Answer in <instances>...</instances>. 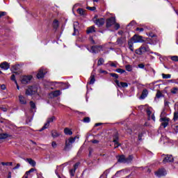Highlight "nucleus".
<instances>
[{"label":"nucleus","instance_id":"f257e3e1","mask_svg":"<svg viewBox=\"0 0 178 178\" xmlns=\"http://www.w3.org/2000/svg\"><path fill=\"white\" fill-rule=\"evenodd\" d=\"M76 138H77V137L76 136L74 138L70 137L69 138H66L63 151H65V152L70 151V149L73 148V143L76 141Z\"/></svg>","mask_w":178,"mask_h":178},{"label":"nucleus","instance_id":"f03ea898","mask_svg":"<svg viewBox=\"0 0 178 178\" xmlns=\"http://www.w3.org/2000/svg\"><path fill=\"white\" fill-rule=\"evenodd\" d=\"M151 49H149V47L146 44H143L138 50H136V54L138 55H143L145 52H150Z\"/></svg>","mask_w":178,"mask_h":178},{"label":"nucleus","instance_id":"7ed1b4c3","mask_svg":"<svg viewBox=\"0 0 178 178\" xmlns=\"http://www.w3.org/2000/svg\"><path fill=\"white\" fill-rule=\"evenodd\" d=\"M37 87L35 86H29L25 92L26 95H35L37 94Z\"/></svg>","mask_w":178,"mask_h":178},{"label":"nucleus","instance_id":"20e7f679","mask_svg":"<svg viewBox=\"0 0 178 178\" xmlns=\"http://www.w3.org/2000/svg\"><path fill=\"white\" fill-rule=\"evenodd\" d=\"M56 118L55 116H52L51 118H47V123L44 124V125L39 130V131H42L45 130V129H48L49 127V123H52L54 120H56Z\"/></svg>","mask_w":178,"mask_h":178},{"label":"nucleus","instance_id":"39448f33","mask_svg":"<svg viewBox=\"0 0 178 178\" xmlns=\"http://www.w3.org/2000/svg\"><path fill=\"white\" fill-rule=\"evenodd\" d=\"M116 23V18L115 17H111L108 18L106 22V29H109V27H112Z\"/></svg>","mask_w":178,"mask_h":178},{"label":"nucleus","instance_id":"423d86ee","mask_svg":"<svg viewBox=\"0 0 178 178\" xmlns=\"http://www.w3.org/2000/svg\"><path fill=\"white\" fill-rule=\"evenodd\" d=\"M33 76L31 75H25L22 77L21 83L22 84H29L31 81Z\"/></svg>","mask_w":178,"mask_h":178},{"label":"nucleus","instance_id":"0eeeda50","mask_svg":"<svg viewBox=\"0 0 178 178\" xmlns=\"http://www.w3.org/2000/svg\"><path fill=\"white\" fill-rule=\"evenodd\" d=\"M102 51V46H92L90 48V52H92V54H98V52H101Z\"/></svg>","mask_w":178,"mask_h":178},{"label":"nucleus","instance_id":"6e6552de","mask_svg":"<svg viewBox=\"0 0 178 178\" xmlns=\"http://www.w3.org/2000/svg\"><path fill=\"white\" fill-rule=\"evenodd\" d=\"M114 81L119 88H127L129 87V84L126 82H120L118 79H115Z\"/></svg>","mask_w":178,"mask_h":178},{"label":"nucleus","instance_id":"1a4fd4ad","mask_svg":"<svg viewBox=\"0 0 178 178\" xmlns=\"http://www.w3.org/2000/svg\"><path fill=\"white\" fill-rule=\"evenodd\" d=\"M174 161L175 159H173V156L167 154L163 160V163H169V162H174Z\"/></svg>","mask_w":178,"mask_h":178},{"label":"nucleus","instance_id":"9d476101","mask_svg":"<svg viewBox=\"0 0 178 178\" xmlns=\"http://www.w3.org/2000/svg\"><path fill=\"white\" fill-rule=\"evenodd\" d=\"M169 120L170 119L168 118L164 117L160 119L161 122H163L161 123V126H163L165 128L168 127L169 124Z\"/></svg>","mask_w":178,"mask_h":178},{"label":"nucleus","instance_id":"9b49d317","mask_svg":"<svg viewBox=\"0 0 178 178\" xmlns=\"http://www.w3.org/2000/svg\"><path fill=\"white\" fill-rule=\"evenodd\" d=\"M95 24L98 26V27H101V26H104V24H105V19H104V18L97 19L95 21Z\"/></svg>","mask_w":178,"mask_h":178},{"label":"nucleus","instance_id":"f8f14e48","mask_svg":"<svg viewBox=\"0 0 178 178\" xmlns=\"http://www.w3.org/2000/svg\"><path fill=\"white\" fill-rule=\"evenodd\" d=\"M132 40L134 42H144V40H143V36L135 35L132 37Z\"/></svg>","mask_w":178,"mask_h":178},{"label":"nucleus","instance_id":"ddd939ff","mask_svg":"<svg viewBox=\"0 0 178 178\" xmlns=\"http://www.w3.org/2000/svg\"><path fill=\"white\" fill-rule=\"evenodd\" d=\"M156 176L161 177V176H165L166 175V170L165 168H160L157 172H155Z\"/></svg>","mask_w":178,"mask_h":178},{"label":"nucleus","instance_id":"4468645a","mask_svg":"<svg viewBox=\"0 0 178 178\" xmlns=\"http://www.w3.org/2000/svg\"><path fill=\"white\" fill-rule=\"evenodd\" d=\"M0 68L3 69V70H8L10 68V65L8 62L4 61L0 64Z\"/></svg>","mask_w":178,"mask_h":178},{"label":"nucleus","instance_id":"2eb2a0df","mask_svg":"<svg viewBox=\"0 0 178 178\" xmlns=\"http://www.w3.org/2000/svg\"><path fill=\"white\" fill-rule=\"evenodd\" d=\"M44 76H45V72L42 68H40L37 74V78L43 79Z\"/></svg>","mask_w":178,"mask_h":178},{"label":"nucleus","instance_id":"dca6fc26","mask_svg":"<svg viewBox=\"0 0 178 178\" xmlns=\"http://www.w3.org/2000/svg\"><path fill=\"white\" fill-rule=\"evenodd\" d=\"M148 96V90L144 89L142 92V94L140 95V99H145Z\"/></svg>","mask_w":178,"mask_h":178},{"label":"nucleus","instance_id":"f3484780","mask_svg":"<svg viewBox=\"0 0 178 178\" xmlns=\"http://www.w3.org/2000/svg\"><path fill=\"white\" fill-rule=\"evenodd\" d=\"M19 102H20V104H22V105H26V104H27V101L26 100V97H24V96L20 95L19 96Z\"/></svg>","mask_w":178,"mask_h":178},{"label":"nucleus","instance_id":"a211bd4d","mask_svg":"<svg viewBox=\"0 0 178 178\" xmlns=\"http://www.w3.org/2000/svg\"><path fill=\"white\" fill-rule=\"evenodd\" d=\"M26 161L28 162V163H29V165H31V166H33V168L37 164L35 161L33 160V159H26Z\"/></svg>","mask_w":178,"mask_h":178},{"label":"nucleus","instance_id":"6ab92c4d","mask_svg":"<svg viewBox=\"0 0 178 178\" xmlns=\"http://www.w3.org/2000/svg\"><path fill=\"white\" fill-rule=\"evenodd\" d=\"M87 34H91V33H95V26H92L87 29L86 30Z\"/></svg>","mask_w":178,"mask_h":178},{"label":"nucleus","instance_id":"aec40b11","mask_svg":"<svg viewBox=\"0 0 178 178\" xmlns=\"http://www.w3.org/2000/svg\"><path fill=\"white\" fill-rule=\"evenodd\" d=\"M118 161L121 163H126V157H124V155L119 156L118 157Z\"/></svg>","mask_w":178,"mask_h":178},{"label":"nucleus","instance_id":"412c9836","mask_svg":"<svg viewBox=\"0 0 178 178\" xmlns=\"http://www.w3.org/2000/svg\"><path fill=\"white\" fill-rule=\"evenodd\" d=\"M19 65H15L11 67V71L13 73H15V74H19L17 72H16V70H19Z\"/></svg>","mask_w":178,"mask_h":178},{"label":"nucleus","instance_id":"4be33fe9","mask_svg":"<svg viewBox=\"0 0 178 178\" xmlns=\"http://www.w3.org/2000/svg\"><path fill=\"white\" fill-rule=\"evenodd\" d=\"M124 41H126V40L123 38H118L117 40V44L119 45L120 47H122V45H123Z\"/></svg>","mask_w":178,"mask_h":178},{"label":"nucleus","instance_id":"5701e85b","mask_svg":"<svg viewBox=\"0 0 178 178\" xmlns=\"http://www.w3.org/2000/svg\"><path fill=\"white\" fill-rule=\"evenodd\" d=\"M95 83V76L91 74V76L89 78V81L88 82V84H94Z\"/></svg>","mask_w":178,"mask_h":178},{"label":"nucleus","instance_id":"b1692460","mask_svg":"<svg viewBox=\"0 0 178 178\" xmlns=\"http://www.w3.org/2000/svg\"><path fill=\"white\" fill-rule=\"evenodd\" d=\"M64 133L66 136H72V134H73L72 129H70L69 128H65Z\"/></svg>","mask_w":178,"mask_h":178},{"label":"nucleus","instance_id":"393cba45","mask_svg":"<svg viewBox=\"0 0 178 178\" xmlns=\"http://www.w3.org/2000/svg\"><path fill=\"white\" fill-rule=\"evenodd\" d=\"M128 45L130 51H131V52H134V47H133L134 46L133 41L131 40L128 41Z\"/></svg>","mask_w":178,"mask_h":178},{"label":"nucleus","instance_id":"a878e982","mask_svg":"<svg viewBox=\"0 0 178 178\" xmlns=\"http://www.w3.org/2000/svg\"><path fill=\"white\" fill-rule=\"evenodd\" d=\"M10 136H11L8 134H0V140H6V138H8Z\"/></svg>","mask_w":178,"mask_h":178},{"label":"nucleus","instance_id":"bb28decb","mask_svg":"<svg viewBox=\"0 0 178 178\" xmlns=\"http://www.w3.org/2000/svg\"><path fill=\"white\" fill-rule=\"evenodd\" d=\"M53 27H54V29H57L58 27H59V21H58V19L54 20Z\"/></svg>","mask_w":178,"mask_h":178},{"label":"nucleus","instance_id":"cd10ccee","mask_svg":"<svg viewBox=\"0 0 178 178\" xmlns=\"http://www.w3.org/2000/svg\"><path fill=\"white\" fill-rule=\"evenodd\" d=\"M171 94L176 95L178 94V88L174 87L170 90Z\"/></svg>","mask_w":178,"mask_h":178},{"label":"nucleus","instance_id":"c85d7f7f","mask_svg":"<svg viewBox=\"0 0 178 178\" xmlns=\"http://www.w3.org/2000/svg\"><path fill=\"white\" fill-rule=\"evenodd\" d=\"M171 127L173 130V133H175V134H177V133H178V125L173 124V125H172Z\"/></svg>","mask_w":178,"mask_h":178},{"label":"nucleus","instance_id":"c756f323","mask_svg":"<svg viewBox=\"0 0 178 178\" xmlns=\"http://www.w3.org/2000/svg\"><path fill=\"white\" fill-rule=\"evenodd\" d=\"M146 113L148 116V120H151V115L152 114V112L151 111V110L149 108H147L146 109Z\"/></svg>","mask_w":178,"mask_h":178},{"label":"nucleus","instance_id":"7c9ffc66","mask_svg":"<svg viewBox=\"0 0 178 178\" xmlns=\"http://www.w3.org/2000/svg\"><path fill=\"white\" fill-rule=\"evenodd\" d=\"M60 94H61L60 90H55L52 92L53 97H59Z\"/></svg>","mask_w":178,"mask_h":178},{"label":"nucleus","instance_id":"2f4dec72","mask_svg":"<svg viewBox=\"0 0 178 178\" xmlns=\"http://www.w3.org/2000/svg\"><path fill=\"white\" fill-rule=\"evenodd\" d=\"M51 136L54 137V138H56V137H59V134L56 131H51Z\"/></svg>","mask_w":178,"mask_h":178},{"label":"nucleus","instance_id":"473e14b6","mask_svg":"<svg viewBox=\"0 0 178 178\" xmlns=\"http://www.w3.org/2000/svg\"><path fill=\"white\" fill-rule=\"evenodd\" d=\"M105 62V60L104 58H100L97 61V66H101L102 65H104Z\"/></svg>","mask_w":178,"mask_h":178},{"label":"nucleus","instance_id":"72a5a7b5","mask_svg":"<svg viewBox=\"0 0 178 178\" xmlns=\"http://www.w3.org/2000/svg\"><path fill=\"white\" fill-rule=\"evenodd\" d=\"M125 69L127 72H131L133 70V66L131 65H125Z\"/></svg>","mask_w":178,"mask_h":178},{"label":"nucleus","instance_id":"f704fd0d","mask_svg":"<svg viewBox=\"0 0 178 178\" xmlns=\"http://www.w3.org/2000/svg\"><path fill=\"white\" fill-rule=\"evenodd\" d=\"M132 161H133V156L130 155L129 157L125 159V163H130Z\"/></svg>","mask_w":178,"mask_h":178},{"label":"nucleus","instance_id":"c9c22d12","mask_svg":"<svg viewBox=\"0 0 178 178\" xmlns=\"http://www.w3.org/2000/svg\"><path fill=\"white\" fill-rule=\"evenodd\" d=\"M115 72H117V73H120V74H123V73H126V70L120 68L116 69Z\"/></svg>","mask_w":178,"mask_h":178},{"label":"nucleus","instance_id":"e433bc0d","mask_svg":"<svg viewBox=\"0 0 178 178\" xmlns=\"http://www.w3.org/2000/svg\"><path fill=\"white\" fill-rule=\"evenodd\" d=\"M1 165H3V166H12V165H13V163L12 162H1Z\"/></svg>","mask_w":178,"mask_h":178},{"label":"nucleus","instance_id":"4c0bfd02","mask_svg":"<svg viewBox=\"0 0 178 178\" xmlns=\"http://www.w3.org/2000/svg\"><path fill=\"white\" fill-rule=\"evenodd\" d=\"M77 12L81 16H84V10L83 8H78Z\"/></svg>","mask_w":178,"mask_h":178},{"label":"nucleus","instance_id":"58836bf2","mask_svg":"<svg viewBox=\"0 0 178 178\" xmlns=\"http://www.w3.org/2000/svg\"><path fill=\"white\" fill-rule=\"evenodd\" d=\"M161 76H162L163 79H170V77H172V75L170 74H162Z\"/></svg>","mask_w":178,"mask_h":178},{"label":"nucleus","instance_id":"ea45409f","mask_svg":"<svg viewBox=\"0 0 178 178\" xmlns=\"http://www.w3.org/2000/svg\"><path fill=\"white\" fill-rule=\"evenodd\" d=\"M83 123H90V122H91V119L90 118V117H86L83 118Z\"/></svg>","mask_w":178,"mask_h":178},{"label":"nucleus","instance_id":"a19ab883","mask_svg":"<svg viewBox=\"0 0 178 178\" xmlns=\"http://www.w3.org/2000/svg\"><path fill=\"white\" fill-rule=\"evenodd\" d=\"M171 60H173L174 62H178V56H170Z\"/></svg>","mask_w":178,"mask_h":178},{"label":"nucleus","instance_id":"79ce46f5","mask_svg":"<svg viewBox=\"0 0 178 178\" xmlns=\"http://www.w3.org/2000/svg\"><path fill=\"white\" fill-rule=\"evenodd\" d=\"M118 141H119V136H118V134H115L113 136V143H116Z\"/></svg>","mask_w":178,"mask_h":178},{"label":"nucleus","instance_id":"37998d69","mask_svg":"<svg viewBox=\"0 0 178 178\" xmlns=\"http://www.w3.org/2000/svg\"><path fill=\"white\" fill-rule=\"evenodd\" d=\"M74 173H76V170H74V168L71 169L70 170V175L72 177H73L74 176Z\"/></svg>","mask_w":178,"mask_h":178},{"label":"nucleus","instance_id":"c03bdc74","mask_svg":"<svg viewBox=\"0 0 178 178\" xmlns=\"http://www.w3.org/2000/svg\"><path fill=\"white\" fill-rule=\"evenodd\" d=\"M156 98H161L163 97V95H162V92H161L159 90L157 91L156 95Z\"/></svg>","mask_w":178,"mask_h":178},{"label":"nucleus","instance_id":"a18cd8bd","mask_svg":"<svg viewBox=\"0 0 178 178\" xmlns=\"http://www.w3.org/2000/svg\"><path fill=\"white\" fill-rule=\"evenodd\" d=\"M110 76H111V77H114V79H119V75L115 73H110Z\"/></svg>","mask_w":178,"mask_h":178},{"label":"nucleus","instance_id":"49530a36","mask_svg":"<svg viewBox=\"0 0 178 178\" xmlns=\"http://www.w3.org/2000/svg\"><path fill=\"white\" fill-rule=\"evenodd\" d=\"M111 170H106L104 172V174L102 175V176H106V177H108V175H109Z\"/></svg>","mask_w":178,"mask_h":178},{"label":"nucleus","instance_id":"de8ad7c7","mask_svg":"<svg viewBox=\"0 0 178 178\" xmlns=\"http://www.w3.org/2000/svg\"><path fill=\"white\" fill-rule=\"evenodd\" d=\"M30 105L31 109H35V103H34L33 101L30 102Z\"/></svg>","mask_w":178,"mask_h":178},{"label":"nucleus","instance_id":"09e8293b","mask_svg":"<svg viewBox=\"0 0 178 178\" xmlns=\"http://www.w3.org/2000/svg\"><path fill=\"white\" fill-rule=\"evenodd\" d=\"M114 29L115 30H119V29H120V24L115 22L114 24Z\"/></svg>","mask_w":178,"mask_h":178},{"label":"nucleus","instance_id":"8fccbe9b","mask_svg":"<svg viewBox=\"0 0 178 178\" xmlns=\"http://www.w3.org/2000/svg\"><path fill=\"white\" fill-rule=\"evenodd\" d=\"M86 9H88V10H91L92 12H94V10H95V9H97V8L95 7H90V6H88L86 7Z\"/></svg>","mask_w":178,"mask_h":178},{"label":"nucleus","instance_id":"3c124183","mask_svg":"<svg viewBox=\"0 0 178 178\" xmlns=\"http://www.w3.org/2000/svg\"><path fill=\"white\" fill-rule=\"evenodd\" d=\"M177 119H178V112H175V113H174V118H173V120H174L175 121H176V120H177Z\"/></svg>","mask_w":178,"mask_h":178},{"label":"nucleus","instance_id":"603ef678","mask_svg":"<svg viewBox=\"0 0 178 178\" xmlns=\"http://www.w3.org/2000/svg\"><path fill=\"white\" fill-rule=\"evenodd\" d=\"M114 143V148H118L119 147H120V144L119 142H113Z\"/></svg>","mask_w":178,"mask_h":178},{"label":"nucleus","instance_id":"864d4df0","mask_svg":"<svg viewBox=\"0 0 178 178\" xmlns=\"http://www.w3.org/2000/svg\"><path fill=\"white\" fill-rule=\"evenodd\" d=\"M10 79L13 81H15L16 83H17V81H16V76H15V74L11 75Z\"/></svg>","mask_w":178,"mask_h":178},{"label":"nucleus","instance_id":"5fc2aeb1","mask_svg":"<svg viewBox=\"0 0 178 178\" xmlns=\"http://www.w3.org/2000/svg\"><path fill=\"white\" fill-rule=\"evenodd\" d=\"M51 147H53V148H56V147H58V144H56V142L53 141L51 143Z\"/></svg>","mask_w":178,"mask_h":178},{"label":"nucleus","instance_id":"6e6d98bb","mask_svg":"<svg viewBox=\"0 0 178 178\" xmlns=\"http://www.w3.org/2000/svg\"><path fill=\"white\" fill-rule=\"evenodd\" d=\"M3 16H6V12L5 11H0V18Z\"/></svg>","mask_w":178,"mask_h":178},{"label":"nucleus","instance_id":"4d7b16f0","mask_svg":"<svg viewBox=\"0 0 178 178\" xmlns=\"http://www.w3.org/2000/svg\"><path fill=\"white\" fill-rule=\"evenodd\" d=\"M80 165V163H76L74 165V170H77V168H79V165Z\"/></svg>","mask_w":178,"mask_h":178},{"label":"nucleus","instance_id":"13d9d810","mask_svg":"<svg viewBox=\"0 0 178 178\" xmlns=\"http://www.w3.org/2000/svg\"><path fill=\"white\" fill-rule=\"evenodd\" d=\"M138 67H139L140 69H144V67H145V65L143 63L138 64Z\"/></svg>","mask_w":178,"mask_h":178},{"label":"nucleus","instance_id":"bf43d9fd","mask_svg":"<svg viewBox=\"0 0 178 178\" xmlns=\"http://www.w3.org/2000/svg\"><path fill=\"white\" fill-rule=\"evenodd\" d=\"M35 170V169L34 168H31L29 171L26 172V173L28 175H30V173H33V172H34Z\"/></svg>","mask_w":178,"mask_h":178},{"label":"nucleus","instance_id":"052dcab7","mask_svg":"<svg viewBox=\"0 0 178 178\" xmlns=\"http://www.w3.org/2000/svg\"><path fill=\"white\" fill-rule=\"evenodd\" d=\"M135 24H137V22L135 20H133L129 23V26H135Z\"/></svg>","mask_w":178,"mask_h":178},{"label":"nucleus","instance_id":"680f3d73","mask_svg":"<svg viewBox=\"0 0 178 178\" xmlns=\"http://www.w3.org/2000/svg\"><path fill=\"white\" fill-rule=\"evenodd\" d=\"M77 33H79V31L76 30L75 27H74V33H72V35H76Z\"/></svg>","mask_w":178,"mask_h":178},{"label":"nucleus","instance_id":"e2e57ef3","mask_svg":"<svg viewBox=\"0 0 178 178\" xmlns=\"http://www.w3.org/2000/svg\"><path fill=\"white\" fill-rule=\"evenodd\" d=\"M136 31H139V33H142V31H144L143 28H136Z\"/></svg>","mask_w":178,"mask_h":178},{"label":"nucleus","instance_id":"0e129e2a","mask_svg":"<svg viewBox=\"0 0 178 178\" xmlns=\"http://www.w3.org/2000/svg\"><path fill=\"white\" fill-rule=\"evenodd\" d=\"M110 66H111V67H118V65L115 63H111Z\"/></svg>","mask_w":178,"mask_h":178},{"label":"nucleus","instance_id":"69168bd1","mask_svg":"<svg viewBox=\"0 0 178 178\" xmlns=\"http://www.w3.org/2000/svg\"><path fill=\"white\" fill-rule=\"evenodd\" d=\"M20 168V163H17L15 167L13 168V170H15V169H19Z\"/></svg>","mask_w":178,"mask_h":178},{"label":"nucleus","instance_id":"338daca9","mask_svg":"<svg viewBox=\"0 0 178 178\" xmlns=\"http://www.w3.org/2000/svg\"><path fill=\"white\" fill-rule=\"evenodd\" d=\"M150 119L152 120H153L154 122H155V115L154 114H152V115H150Z\"/></svg>","mask_w":178,"mask_h":178},{"label":"nucleus","instance_id":"774afa93","mask_svg":"<svg viewBox=\"0 0 178 178\" xmlns=\"http://www.w3.org/2000/svg\"><path fill=\"white\" fill-rule=\"evenodd\" d=\"M169 104H170L169 102L165 100V102H164V105H165V106H169Z\"/></svg>","mask_w":178,"mask_h":178}]
</instances>
